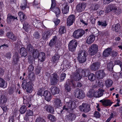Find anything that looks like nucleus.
Returning a JSON list of instances; mask_svg holds the SVG:
<instances>
[{
	"mask_svg": "<svg viewBox=\"0 0 122 122\" xmlns=\"http://www.w3.org/2000/svg\"><path fill=\"white\" fill-rule=\"evenodd\" d=\"M33 24L35 27H39L41 25V21L40 20H35L33 21Z\"/></svg>",
	"mask_w": 122,
	"mask_h": 122,
	"instance_id": "nucleus-41",
	"label": "nucleus"
},
{
	"mask_svg": "<svg viewBox=\"0 0 122 122\" xmlns=\"http://www.w3.org/2000/svg\"><path fill=\"white\" fill-rule=\"evenodd\" d=\"M106 74L103 70L98 71L96 73V77L98 79H101L103 78L104 77L106 76Z\"/></svg>",
	"mask_w": 122,
	"mask_h": 122,
	"instance_id": "nucleus-12",
	"label": "nucleus"
},
{
	"mask_svg": "<svg viewBox=\"0 0 122 122\" xmlns=\"http://www.w3.org/2000/svg\"><path fill=\"white\" fill-rule=\"evenodd\" d=\"M120 26L119 24L113 25L112 26V30L114 31L117 32L120 28Z\"/></svg>",
	"mask_w": 122,
	"mask_h": 122,
	"instance_id": "nucleus-36",
	"label": "nucleus"
},
{
	"mask_svg": "<svg viewBox=\"0 0 122 122\" xmlns=\"http://www.w3.org/2000/svg\"><path fill=\"white\" fill-rule=\"evenodd\" d=\"M66 30L65 28V27L64 26H60L59 32L61 34H63L65 32H66Z\"/></svg>",
	"mask_w": 122,
	"mask_h": 122,
	"instance_id": "nucleus-54",
	"label": "nucleus"
},
{
	"mask_svg": "<svg viewBox=\"0 0 122 122\" xmlns=\"http://www.w3.org/2000/svg\"><path fill=\"white\" fill-rule=\"evenodd\" d=\"M54 104L56 108H62V107H61L62 105V103L61 100L60 99L58 98L55 99Z\"/></svg>",
	"mask_w": 122,
	"mask_h": 122,
	"instance_id": "nucleus-28",
	"label": "nucleus"
},
{
	"mask_svg": "<svg viewBox=\"0 0 122 122\" xmlns=\"http://www.w3.org/2000/svg\"><path fill=\"white\" fill-rule=\"evenodd\" d=\"M18 15L20 19V20L21 22L25 20L26 18V16L24 13L22 12H20L18 13Z\"/></svg>",
	"mask_w": 122,
	"mask_h": 122,
	"instance_id": "nucleus-37",
	"label": "nucleus"
},
{
	"mask_svg": "<svg viewBox=\"0 0 122 122\" xmlns=\"http://www.w3.org/2000/svg\"><path fill=\"white\" fill-rule=\"evenodd\" d=\"M29 79L30 81L29 82H30L32 83V82L34 81L35 79V76L33 73L31 72L29 74Z\"/></svg>",
	"mask_w": 122,
	"mask_h": 122,
	"instance_id": "nucleus-43",
	"label": "nucleus"
},
{
	"mask_svg": "<svg viewBox=\"0 0 122 122\" xmlns=\"http://www.w3.org/2000/svg\"><path fill=\"white\" fill-rule=\"evenodd\" d=\"M32 53L33 56L34 58H38L39 53L37 49H34Z\"/></svg>",
	"mask_w": 122,
	"mask_h": 122,
	"instance_id": "nucleus-47",
	"label": "nucleus"
},
{
	"mask_svg": "<svg viewBox=\"0 0 122 122\" xmlns=\"http://www.w3.org/2000/svg\"><path fill=\"white\" fill-rule=\"evenodd\" d=\"M73 94L76 97L79 99H83L85 97V94L83 91L78 88L74 90Z\"/></svg>",
	"mask_w": 122,
	"mask_h": 122,
	"instance_id": "nucleus-3",
	"label": "nucleus"
},
{
	"mask_svg": "<svg viewBox=\"0 0 122 122\" xmlns=\"http://www.w3.org/2000/svg\"><path fill=\"white\" fill-rule=\"evenodd\" d=\"M20 53L22 56H25L27 55V52L25 48L22 47L20 48Z\"/></svg>",
	"mask_w": 122,
	"mask_h": 122,
	"instance_id": "nucleus-40",
	"label": "nucleus"
},
{
	"mask_svg": "<svg viewBox=\"0 0 122 122\" xmlns=\"http://www.w3.org/2000/svg\"><path fill=\"white\" fill-rule=\"evenodd\" d=\"M23 25V28L26 32H28L30 30V26L27 22H24Z\"/></svg>",
	"mask_w": 122,
	"mask_h": 122,
	"instance_id": "nucleus-32",
	"label": "nucleus"
},
{
	"mask_svg": "<svg viewBox=\"0 0 122 122\" xmlns=\"http://www.w3.org/2000/svg\"><path fill=\"white\" fill-rule=\"evenodd\" d=\"M85 31L82 29H79L75 30L73 34V37L76 39H78L82 37L85 33Z\"/></svg>",
	"mask_w": 122,
	"mask_h": 122,
	"instance_id": "nucleus-6",
	"label": "nucleus"
},
{
	"mask_svg": "<svg viewBox=\"0 0 122 122\" xmlns=\"http://www.w3.org/2000/svg\"><path fill=\"white\" fill-rule=\"evenodd\" d=\"M98 25H99L101 26L103 28H105L107 25V21H98Z\"/></svg>",
	"mask_w": 122,
	"mask_h": 122,
	"instance_id": "nucleus-42",
	"label": "nucleus"
},
{
	"mask_svg": "<svg viewBox=\"0 0 122 122\" xmlns=\"http://www.w3.org/2000/svg\"><path fill=\"white\" fill-rule=\"evenodd\" d=\"M9 47L8 44L5 43L3 45H2L1 46H0V48L1 49L3 50L4 49H6Z\"/></svg>",
	"mask_w": 122,
	"mask_h": 122,
	"instance_id": "nucleus-61",
	"label": "nucleus"
},
{
	"mask_svg": "<svg viewBox=\"0 0 122 122\" xmlns=\"http://www.w3.org/2000/svg\"><path fill=\"white\" fill-rule=\"evenodd\" d=\"M66 105L68 108V109L72 111L73 109L75 108L76 107V105L75 102L72 101H70L69 102L66 103Z\"/></svg>",
	"mask_w": 122,
	"mask_h": 122,
	"instance_id": "nucleus-16",
	"label": "nucleus"
},
{
	"mask_svg": "<svg viewBox=\"0 0 122 122\" xmlns=\"http://www.w3.org/2000/svg\"><path fill=\"white\" fill-rule=\"evenodd\" d=\"M77 71L80 72L82 76L83 77H87L90 72L89 70L88 69H77Z\"/></svg>",
	"mask_w": 122,
	"mask_h": 122,
	"instance_id": "nucleus-13",
	"label": "nucleus"
},
{
	"mask_svg": "<svg viewBox=\"0 0 122 122\" xmlns=\"http://www.w3.org/2000/svg\"><path fill=\"white\" fill-rule=\"evenodd\" d=\"M7 98L4 92L0 91V104H4L7 102Z\"/></svg>",
	"mask_w": 122,
	"mask_h": 122,
	"instance_id": "nucleus-10",
	"label": "nucleus"
},
{
	"mask_svg": "<svg viewBox=\"0 0 122 122\" xmlns=\"http://www.w3.org/2000/svg\"><path fill=\"white\" fill-rule=\"evenodd\" d=\"M114 66L113 62L110 61L108 62L107 64V67L108 70L111 71L113 70V67Z\"/></svg>",
	"mask_w": 122,
	"mask_h": 122,
	"instance_id": "nucleus-39",
	"label": "nucleus"
},
{
	"mask_svg": "<svg viewBox=\"0 0 122 122\" xmlns=\"http://www.w3.org/2000/svg\"><path fill=\"white\" fill-rule=\"evenodd\" d=\"M117 8L115 4L109 5L107 8L106 11L107 13L110 12L113 10H115V11H117Z\"/></svg>",
	"mask_w": 122,
	"mask_h": 122,
	"instance_id": "nucleus-19",
	"label": "nucleus"
},
{
	"mask_svg": "<svg viewBox=\"0 0 122 122\" xmlns=\"http://www.w3.org/2000/svg\"><path fill=\"white\" fill-rule=\"evenodd\" d=\"M50 90L53 95L58 93L59 91V89L55 86H52L50 88Z\"/></svg>",
	"mask_w": 122,
	"mask_h": 122,
	"instance_id": "nucleus-29",
	"label": "nucleus"
},
{
	"mask_svg": "<svg viewBox=\"0 0 122 122\" xmlns=\"http://www.w3.org/2000/svg\"><path fill=\"white\" fill-rule=\"evenodd\" d=\"M44 91L43 89H39L37 92V94L41 96H43L44 93Z\"/></svg>",
	"mask_w": 122,
	"mask_h": 122,
	"instance_id": "nucleus-56",
	"label": "nucleus"
},
{
	"mask_svg": "<svg viewBox=\"0 0 122 122\" xmlns=\"http://www.w3.org/2000/svg\"><path fill=\"white\" fill-rule=\"evenodd\" d=\"M6 35L8 38L14 41H16L17 39V37L15 36L12 32H8L7 33Z\"/></svg>",
	"mask_w": 122,
	"mask_h": 122,
	"instance_id": "nucleus-25",
	"label": "nucleus"
},
{
	"mask_svg": "<svg viewBox=\"0 0 122 122\" xmlns=\"http://www.w3.org/2000/svg\"><path fill=\"white\" fill-rule=\"evenodd\" d=\"M7 86V84L5 83V80L0 77V87L5 88Z\"/></svg>",
	"mask_w": 122,
	"mask_h": 122,
	"instance_id": "nucleus-44",
	"label": "nucleus"
},
{
	"mask_svg": "<svg viewBox=\"0 0 122 122\" xmlns=\"http://www.w3.org/2000/svg\"><path fill=\"white\" fill-rule=\"evenodd\" d=\"M112 51V49L111 48H108L105 50L103 53V55L105 57L108 56L111 53Z\"/></svg>",
	"mask_w": 122,
	"mask_h": 122,
	"instance_id": "nucleus-30",
	"label": "nucleus"
},
{
	"mask_svg": "<svg viewBox=\"0 0 122 122\" xmlns=\"http://www.w3.org/2000/svg\"><path fill=\"white\" fill-rule=\"evenodd\" d=\"M76 117L75 114L73 113H70L66 116V119L69 121H71L74 120Z\"/></svg>",
	"mask_w": 122,
	"mask_h": 122,
	"instance_id": "nucleus-27",
	"label": "nucleus"
},
{
	"mask_svg": "<svg viewBox=\"0 0 122 122\" xmlns=\"http://www.w3.org/2000/svg\"><path fill=\"white\" fill-rule=\"evenodd\" d=\"M75 20V15H71L67 18L66 21L67 25L70 26L72 25Z\"/></svg>",
	"mask_w": 122,
	"mask_h": 122,
	"instance_id": "nucleus-11",
	"label": "nucleus"
},
{
	"mask_svg": "<svg viewBox=\"0 0 122 122\" xmlns=\"http://www.w3.org/2000/svg\"><path fill=\"white\" fill-rule=\"evenodd\" d=\"M17 18V17L16 18L14 16L11 15L9 14L7 15V20L8 23H10L11 21H14L15 19Z\"/></svg>",
	"mask_w": 122,
	"mask_h": 122,
	"instance_id": "nucleus-38",
	"label": "nucleus"
},
{
	"mask_svg": "<svg viewBox=\"0 0 122 122\" xmlns=\"http://www.w3.org/2000/svg\"><path fill=\"white\" fill-rule=\"evenodd\" d=\"M89 20V22H91L92 24H93L95 23V19L93 17H91L89 19H88Z\"/></svg>",
	"mask_w": 122,
	"mask_h": 122,
	"instance_id": "nucleus-62",
	"label": "nucleus"
},
{
	"mask_svg": "<svg viewBox=\"0 0 122 122\" xmlns=\"http://www.w3.org/2000/svg\"><path fill=\"white\" fill-rule=\"evenodd\" d=\"M69 4L67 3H65L63 5V7L62 8V13L63 14H66L69 11Z\"/></svg>",
	"mask_w": 122,
	"mask_h": 122,
	"instance_id": "nucleus-21",
	"label": "nucleus"
},
{
	"mask_svg": "<svg viewBox=\"0 0 122 122\" xmlns=\"http://www.w3.org/2000/svg\"><path fill=\"white\" fill-rule=\"evenodd\" d=\"M38 61L41 62L44 61L45 59L46 56L45 53L43 52H40L38 56Z\"/></svg>",
	"mask_w": 122,
	"mask_h": 122,
	"instance_id": "nucleus-23",
	"label": "nucleus"
},
{
	"mask_svg": "<svg viewBox=\"0 0 122 122\" xmlns=\"http://www.w3.org/2000/svg\"><path fill=\"white\" fill-rule=\"evenodd\" d=\"M65 91L67 92H70L71 90V86L69 84L67 83L66 82V83L65 86Z\"/></svg>",
	"mask_w": 122,
	"mask_h": 122,
	"instance_id": "nucleus-51",
	"label": "nucleus"
},
{
	"mask_svg": "<svg viewBox=\"0 0 122 122\" xmlns=\"http://www.w3.org/2000/svg\"><path fill=\"white\" fill-rule=\"evenodd\" d=\"M43 96L45 97V100L48 102L50 101L52 97V96L50 93L47 91H44Z\"/></svg>",
	"mask_w": 122,
	"mask_h": 122,
	"instance_id": "nucleus-17",
	"label": "nucleus"
},
{
	"mask_svg": "<svg viewBox=\"0 0 122 122\" xmlns=\"http://www.w3.org/2000/svg\"><path fill=\"white\" fill-rule=\"evenodd\" d=\"M66 76V74L65 73H63L60 76V82L64 80Z\"/></svg>",
	"mask_w": 122,
	"mask_h": 122,
	"instance_id": "nucleus-59",
	"label": "nucleus"
},
{
	"mask_svg": "<svg viewBox=\"0 0 122 122\" xmlns=\"http://www.w3.org/2000/svg\"><path fill=\"white\" fill-rule=\"evenodd\" d=\"M34 37L36 39H38L40 37V33L38 32H35L33 34Z\"/></svg>",
	"mask_w": 122,
	"mask_h": 122,
	"instance_id": "nucleus-53",
	"label": "nucleus"
},
{
	"mask_svg": "<svg viewBox=\"0 0 122 122\" xmlns=\"http://www.w3.org/2000/svg\"><path fill=\"white\" fill-rule=\"evenodd\" d=\"M77 69L75 73L74 74L73 77V78L75 81H79L82 78V76L81 74L77 72Z\"/></svg>",
	"mask_w": 122,
	"mask_h": 122,
	"instance_id": "nucleus-20",
	"label": "nucleus"
},
{
	"mask_svg": "<svg viewBox=\"0 0 122 122\" xmlns=\"http://www.w3.org/2000/svg\"><path fill=\"white\" fill-rule=\"evenodd\" d=\"M99 7V5L98 4H93L92 6L91 9L93 10H97Z\"/></svg>",
	"mask_w": 122,
	"mask_h": 122,
	"instance_id": "nucleus-58",
	"label": "nucleus"
},
{
	"mask_svg": "<svg viewBox=\"0 0 122 122\" xmlns=\"http://www.w3.org/2000/svg\"><path fill=\"white\" fill-rule=\"evenodd\" d=\"M26 110V106H23L21 107L20 109V113L21 114L24 113Z\"/></svg>",
	"mask_w": 122,
	"mask_h": 122,
	"instance_id": "nucleus-49",
	"label": "nucleus"
},
{
	"mask_svg": "<svg viewBox=\"0 0 122 122\" xmlns=\"http://www.w3.org/2000/svg\"><path fill=\"white\" fill-rule=\"evenodd\" d=\"M87 96L90 98L92 97L93 96L95 97V92L92 91H89L87 94Z\"/></svg>",
	"mask_w": 122,
	"mask_h": 122,
	"instance_id": "nucleus-50",
	"label": "nucleus"
},
{
	"mask_svg": "<svg viewBox=\"0 0 122 122\" xmlns=\"http://www.w3.org/2000/svg\"><path fill=\"white\" fill-rule=\"evenodd\" d=\"M86 6V4L84 3H79L76 6L77 11L81 12L83 11Z\"/></svg>",
	"mask_w": 122,
	"mask_h": 122,
	"instance_id": "nucleus-15",
	"label": "nucleus"
},
{
	"mask_svg": "<svg viewBox=\"0 0 122 122\" xmlns=\"http://www.w3.org/2000/svg\"><path fill=\"white\" fill-rule=\"evenodd\" d=\"M98 46L97 45L94 44L92 45L89 49V53L90 55L93 56L97 52Z\"/></svg>",
	"mask_w": 122,
	"mask_h": 122,
	"instance_id": "nucleus-8",
	"label": "nucleus"
},
{
	"mask_svg": "<svg viewBox=\"0 0 122 122\" xmlns=\"http://www.w3.org/2000/svg\"><path fill=\"white\" fill-rule=\"evenodd\" d=\"M51 34L50 31L49 30L44 32L42 34V39L44 40H47L51 35Z\"/></svg>",
	"mask_w": 122,
	"mask_h": 122,
	"instance_id": "nucleus-22",
	"label": "nucleus"
},
{
	"mask_svg": "<svg viewBox=\"0 0 122 122\" xmlns=\"http://www.w3.org/2000/svg\"><path fill=\"white\" fill-rule=\"evenodd\" d=\"M59 76L57 74L54 73L51 75L50 77V83L51 85L55 86L59 81Z\"/></svg>",
	"mask_w": 122,
	"mask_h": 122,
	"instance_id": "nucleus-4",
	"label": "nucleus"
},
{
	"mask_svg": "<svg viewBox=\"0 0 122 122\" xmlns=\"http://www.w3.org/2000/svg\"><path fill=\"white\" fill-rule=\"evenodd\" d=\"M52 3L51 7L50 9L52 10V11L54 12L57 17L61 13L60 10L58 7H55L56 5V3L55 0H51Z\"/></svg>",
	"mask_w": 122,
	"mask_h": 122,
	"instance_id": "nucleus-5",
	"label": "nucleus"
},
{
	"mask_svg": "<svg viewBox=\"0 0 122 122\" xmlns=\"http://www.w3.org/2000/svg\"><path fill=\"white\" fill-rule=\"evenodd\" d=\"M88 77V80L91 81H93L95 80V75L93 73L89 74Z\"/></svg>",
	"mask_w": 122,
	"mask_h": 122,
	"instance_id": "nucleus-46",
	"label": "nucleus"
},
{
	"mask_svg": "<svg viewBox=\"0 0 122 122\" xmlns=\"http://www.w3.org/2000/svg\"><path fill=\"white\" fill-rule=\"evenodd\" d=\"M85 50H80L78 53L77 60L79 62L82 63L85 62L86 59L87 54Z\"/></svg>",
	"mask_w": 122,
	"mask_h": 122,
	"instance_id": "nucleus-1",
	"label": "nucleus"
},
{
	"mask_svg": "<svg viewBox=\"0 0 122 122\" xmlns=\"http://www.w3.org/2000/svg\"><path fill=\"white\" fill-rule=\"evenodd\" d=\"M13 60L12 61V63L15 64H17L19 60V56L17 53H16L13 57Z\"/></svg>",
	"mask_w": 122,
	"mask_h": 122,
	"instance_id": "nucleus-31",
	"label": "nucleus"
},
{
	"mask_svg": "<svg viewBox=\"0 0 122 122\" xmlns=\"http://www.w3.org/2000/svg\"><path fill=\"white\" fill-rule=\"evenodd\" d=\"M105 91L101 89H99L97 92H95V97H99L102 96L103 94V92Z\"/></svg>",
	"mask_w": 122,
	"mask_h": 122,
	"instance_id": "nucleus-24",
	"label": "nucleus"
},
{
	"mask_svg": "<svg viewBox=\"0 0 122 122\" xmlns=\"http://www.w3.org/2000/svg\"><path fill=\"white\" fill-rule=\"evenodd\" d=\"M101 66L100 62H97L93 63L90 66V69L92 71H96L99 69Z\"/></svg>",
	"mask_w": 122,
	"mask_h": 122,
	"instance_id": "nucleus-14",
	"label": "nucleus"
},
{
	"mask_svg": "<svg viewBox=\"0 0 122 122\" xmlns=\"http://www.w3.org/2000/svg\"><path fill=\"white\" fill-rule=\"evenodd\" d=\"M25 80H23L22 82V86L24 89H25L26 91L29 93H31L33 90L32 86V83L28 82L26 83Z\"/></svg>",
	"mask_w": 122,
	"mask_h": 122,
	"instance_id": "nucleus-2",
	"label": "nucleus"
},
{
	"mask_svg": "<svg viewBox=\"0 0 122 122\" xmlns=\"http://www.w3.org/2000/svg\"><path fill=\"white\" fill-rule=\"evenodd\" d=\"M58 51H56V50H55V54L52 57L51 61L53 63H56L60 58L59 54L57 52Z\"/></svg>",
	"mask_w": 122,
	"mask_h": 122,
	"instance_id": "nucleus-18",
	"label": "nucleus"
},
{
	"mask_svg": "<svg viewBox=\"0 0 122 122\" xmlns=\"http://www.w3.org/2000/svg\"><path fill=\"white\" fill-rule=\"evenodd\" d=\"M47 117L52 122L56 120V118L55 116L51 114L48 115Z\"/></svg>",
	"mask_w": 122,
	"mask_h": 122,
	"instance_id": "nucleus-55",
	"label": "nucleus"
},
{
	"mask_svg": "<svg viewBox=\"0 0 122 122\" xmlns=\"http://www.w3.org/2000/svg\"><path fill=\"white\" fill-rule=\"evenodd\" d=\"M36 122H46L44 119L40 117L36 119Z\"/></svg>",
	"mask_w": 122,
	"mask_h": 122,
	"instance_id": "nucleus-60",
	"label": "nucleus"
},
{
	"mask_svg": "<svg viewBox=\"0 0 122 122\" xmlns=\"http://www.w3.org/2000/svg\"><path fill=\"white\" fill-rule=\"evenodd\" d=\"M77 45V41L73 39L70 41L68 45L69 51L72 52L75 51Z\"/></svg>",
	"mask_w": 122,
	"mask_h": 122,
	"instance_id": "nucleus-7",
	"label": "nucleus"
},
{
	"mask_svg": "<svg viewBox=\"0 0 122 122\" xmlns=\"http://www.w3.org/2000/svg\"><path fill=\"white\" fill-rule=\"evenodd\" d=\"M0 107L2 108V109L4 112H6L8 110V108L4 104H2Z\"/></svg>",
	"mask_w": 122,
	"mask_h": 122,
	"instance_id": "nucleus-64",
	"label": "nucleus"
},
{
	"mask_svg": "<svg viewBox=\"0 0 122 122\" xmlns=\"http://www.w3.org/2000/svg\"><path fill=\"white\" fill-rule=\"evenodd\" d=\"M33 46L30 44H29L27 46L26 49L29 52L32 53L33 51L34 50Z\"/></svg>",
	"mask_w": 122,
	"mask_h": 122,
	"instance_id": "nucleus-48",
	"label": "nucleus"
},
{
	"mask_svg": "<svg viewBox=\"0 0 122 122\" xmlns=\"http://www.w3.org/2000/svg\"><path fill=\"white\" fill-rule=\"evenodd\" d=\"M95 37L93 35H90L86 40V43L89 44H90L93 43L95 40Z\"/></svg>",
	"mask_w": 122,
	"mask_h": 122,
	"instance_id": "nucleus-26",
	"label": "nucleus"
},
{
	"mask_svg": "<svg viewBox=\"0 0 122 122\" xmlns=\"http://www.w3.org/2000/svg\"><path fill=\"white\" fill-rule=\"evenodd\" d=\"M115 64L118 65L120 66L121 68V70H122V62L120 61L117 60L116 61L114 62Z\"/></svg>",
	"mask_w": 122,
	"mask_h": 122,
	"instance_id": "nucleus-57",
	"label": "nucleus"
},
{
	"mask_svg": "<svg viewBox=\"0 0 122 122\" xmlns=\"http://www.w3.org/2000/svg\"><path fill=\"white\" fill-rule=\"evenodd\" d=\"M80 21L84 24L85 25H87L89 23V19H87V20L85 19H83L82 18L80 19Z\"/></svg>",
	"mask_w": 122,
	"mask_h": 122,
	"instance_id": "nucleus-52",
	"label": "nucleus"
},
{
	"mask_svg": "<svg viewBox=\"0 0 122 122\" xmlns=\"http://www.w3.org/2000/svg\"><path fill=\"white\" fill-rule=\"evenodd\" d=\"M94 117L97 118H99L101 116V114L99 112L97 111H95L94 113Z\"/></svg>",
	"mask_w": 122,
	"mask_h": 122,
	"instance_id": "nucleus-63",
	"label": "nucleus"
},
{
	"mask_svg": "<svg viewBox=\"0 0 122 122\" xmlns=\"http://www.w3.org/2000/svg\"><path fill=\"white\" fill-rule=\"evenodd\" d=\"M57 40V38L56 36L54 37L53 38L51 39L49 43V45L50 47L54 46L56 44Z\"/></svg>",
	"mask_w": 122,
	"mask_h": 122,
	"instance_id": "nucleus-35",
	"label": "nucleus"
},
{
	"mask_svg": "<svg viewBox=\"0 0 122 122\" xmlns=\"http://www.w3.org/2000/svg\"><path fill=\"white\" fill-rule=\"evenodd\" d=\"M79 108L81 111L85 113L88 112L91 110L90 105L87 103H83L79 106Z\"/></svg>",
	"mask_w": 122,
	"mask_h": 122,
	"instance_id": "nucleus-9",
	"label": "nucleus"
},
{
	"mask_svg": "<svg viewBox=\"0 0 122 122\" xmlns=\"http://www.w3.org/2000/svg\"><path fill=\"white\" fill-rule=\"evenodd\" d=\"M100 102L102 103L103 105L106 106H110L112 104L110 101L108 100H100Z\"/></svg>",
	"mask_w": 122,
	"mask_h": 122,
	"instance_id": "nucleus-34",
	"label": "nucleus"
},
{
	"mask_svg": "<svg viewBox=\"0 0 122 122\" xmlns=\"http://www.w3.org/2000/svg\"><path fill=\"white\" fill-rule=\"evenodd\" d=\"M45 108H46V110L47 112L51 113H53L54 110V108L51 106L46 105L45 106Z\"/></svg>",
	"mask_w": 122,
	"mask_h": 122,
	"instance_id": "nucleus-33",
	"label": "nucleus"
},
{
	"mask_svg": "<svg viewBox=\"0 0 122 122\" xmlns=\"http://www.w3.org/2000/svg\"><path fill=\"white\" fill-rule=\"evenodd\" d=\"M105 83L107 87H109L112 86L113 83V82L111 79H107L105 81Z\"/></svg>",
	"mask_w": 122,
	"mask_h": 122,
	"instance_id": "nucleus-45",
	"label": "nucleus"
}]
</instances>
